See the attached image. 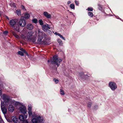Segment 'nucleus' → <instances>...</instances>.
I'll return each instance as SVG.
<instances>
[{"instance_id": "nucleus-1", "label": "nucleus", "mask_w": 123, "mask_h": 123, "mask_svg": "<svg viewBox=\"0 0 123 123\" xmlns=\"http://www.w3.org/2000/svg\"><path fill=\"white\" fill-rule=\"evenodd\" d=\"M32 31H30L27 33L26 36L23 34H21V37L26 41L31 42L34 43H38V40H36V38L34 35Z\"/></svg>"}, {"instance_id": "nucleus-2", "label": "nucleus", "mask_w": 123, "mask_h": 123, "mask_svg": "<svg viewBox=\"0 0 123 123\" xmlns=\"http://www.w3.org/2000/svg\"><path fill=\"white\" fill-rule=\"evenodd\" d=\"M42 43L44 45H48L50 44L49 41L50 39L47 37V35L44 32L39 31V40H41L43 39ZM40 42L39 41V43Z\"/></svg>"}, {"instance_id": "nucleus-3", "label": "nucleus", "mask_w": 123, "mask_h": 123, "mask_svg": "<svg viewBox=\"0 0 123 123\" xmlns=\"http://www.w3.org/2000/svg\"><path fill=\"white\" fill-rule=\"evenodd\" d=\"M62 61V59L60 57H58L56 55H55L51 59V63L54 65H56L57 67L55 66V68H54V70L56 71L57 68L58 67Z\"/></svg>"}, {"instance_id": "nucleus-4", "label": "nucleus", "mask_w": 123, "mask_h": 123, "mask_svg": "<svg viewBox=\"0 0 123 123\" xmlns=\"http://www.w3.org/2000/svg\"><path fill=\"white\" fill-rule=\"evenodd\" d=\"M108 85L109 87L113 91H115L117 88V85L114 82H110Z\"/></svg>"}, {"instance_id": "nucleus-5", "label": "nucleus", "mask_w": 123, "mask_h": 123, "mask_svg": "<svg viewBox=\"0 0 123 123\" xmlns=\"http://www.w3.org/2000/svg\"><path fill=\"white\" fill-rule=\"evenodd\" d=\"M19 25L21 26L24 27L25 26L26 22L23 16H21V18L19 20Z\"/></svg>"}, {"instance_id": "nucleus-6", "label": "nucleus", "mask_w": 123, "mask_h": 123, "mask_svg": "<svg viewBox=\"0 0 123 123\" xmlns=\"http://www.w3.org/2000/svg\"><path fill=\"white\" fill-rule=\"evenodd\" d=\"M1 97L6 102L9 101L10 97L7 95L3 94L1 95Z\"/></svg>"}, {"instance_id": "nucleus-7", "label": "nucleus", "mask_w": 123, "mask_h": 123, "mask_svg": "<svg viewBox=\"0 0 123 123\" xmlns=\"http://www.w3.org/2000/svg\"><path fill=\"white\" fill-rule=\"evenodd\" d=\"M42 30L45 32L48 29H50V27L48 24L46 23L42 26Z\"/></svg>"}, {"instance_id": "nucleus-8", "label": "nucleus", "mask_w": 123, "mask_h": 123, "mask_svg": "<svg viewBox=\"0 0 123 123\" xmlns=\"http://www.w3.org/2000/svg\"><path fill=\"white\" fill-rule=\"evenodd\" d=\"M9 23L10 25L12 27L17 24V20L16 19H13L10 20Z\"/></svg>"}, {"instance_id": "nucleus-9", "label": "nucleus", "mask_w": 123, "mask_h": 123, "mask_svg": "<svg viewBox=\"0 0 123 123\" xmlns=\"http://www.w3.org/2000/svg\"><path fill=\"white\" fill-rule=\"evenodd\" d=\"M91 75L89 73H88L87 74H85L84 73H82L80 76L82 78L86 79L90 76Z\"/></svg>"}, {"instance_id": "nucleus-10", "label": "nucleus", "mask_w": 123, "mask_h": 123, "mask_svg": "<svg viewBox=\"0 0 123 123\" xmlns=\"http://www.w3.org/2000/svg\"><path fill=\"white\" fill-rule=\"evenodd\" d=\"M19 109L21 112L23 114H25L26 112V108L25 106H21L19 107Z\"/></svg>"}, {"instance_id": "nucleus-11", "label": "nucleus", "mask_w": 123, "mask_h": 123, "mask_svg": "<svg viewBox=\"0 0 123 123\" xmlns=\"http://www.w3.org/2000/svg\"><path fill=\"white\" fill-rule=\"evenodd\" d=\"M32 117H34L32 120V122L33 123H37L38 120V117L35 114L33 115Z\"/></svg>"}, {"instance_id": "nucleus-12", "label": "nucleus", "mask_w": 123, "mask_h": 123, "mask_svg": "<svg viewBox=\"0 0 123 123\" xmlns=\"http://www.w3.org/2000/svg\"><path fill=\"white\" fill-rule=\"evenodd\" d=\"M43 15L47 19H51V15L49 13L46 11L44 12L43 13Z\"/></svg>"}, {"instance_id": "nucleus-13", "label": "nucleus", "mask_w": 123, "mask_h": 123, "mask_svg": "<svg viewBox=\"0 0 123 123\" xmlns=\"http://www.w3.org/2000/svg\"><path fill=\"white\" fill-rule=\"evenodd\" d=\"M12 28L13 30H15L18 32H19L20 31V28L19 26L18 25L16 24L12 27Z\"/></svg>"}, {"instance_id": "nucleus-14", "label": "nucleus", "mask_w": 123, "mask_h": 123, "mask_svg": "<svg viewBox=\"0 0 123 123\" xmlns=\"http://www.w3.org/2000/svg\"><path fill=\"white\" fill-rule=\"evenodd\" d=\"M27 115L25 114L24 115H20L19 117V118L20 120L23 121L25 119H26L27 118Z\"/></svg>"}, {"instance_id": "nucleus-15", "label": "nucleus", "mask_w": 123, "mask_h": 123, "mask_svg": "<svg viewBox=\"0 0 123 123\" xmlns=\"http://www.w3.org/2000/svg\"><path fill=\"white\" fill-rule=\"evenodd\" d=\"M14 108L13 106L12 105H10L8 107V111L11 112H12L14 111Z\"/></svg>"}, {"instance_id": "nucleus-16", "label": "nucleus", "mask_w": 123, "mask_h": 123, "mask_svg": "<svg viewBox=\"0 0 123 123\" xmlns=\"http://www.w3.org/2000/svg\"><path fill=\"white\" fill-rule=\"evenodd\" d=\"M12 120L15 123H17L18 120V119L14 116H13L12 118Z\"/></svg>"}, {"instance_id": "nucleus-17", "label": "nucleus", "mask_w": 123, "mask_h": 123, "mask_svg": "<svg viewBox=\"0 0 123 123\" xmlns=\"http://www.w3.org/2000/svg\"><path fill=\"white\" fill-rule=\"evenodd\" d=\"M34 26L31 24H29L27 25V28L30 30H32L33 29Z\"/></svg>"}, {"instance_id": "nucleus-18", "label": "nucleus", "mask_w": 123, "mask_h": 123, "mask_svg": "<svg viewBox=\"0 0 123 123\" xmlns=\"http://www.w3.org/2000/svg\"><path fill=\"white\" fill-rule=\"evenodd\" d=\"M8 105V104H6L5 105L4 102H1V108L5 107L6 106Z\"/></svg>"}, {"instance_id": "nucleus-19", "label": "nucleus", "mask_w": 123, "mask_h": 123, "mask_svg": "<svg viewBox=\"0 0 123 123\" xmlns=\"http://www.w3.org/2000/svg\"><path fill=\"white\" fill-rule=\"evenodd\" d=\"M1 109L2 111L4 114H5L6 113L7 109L5 107L1 108Z\"/></svg>"}, {"instance_id": "nucleus-20", "label": "nucleus", "mask_w": 123, "mask_h": 123, "mask_svg": "<svg viewBox=\"0 0 123 123\" xmlns=\"http://www.w3.org/2000/svg\"><path fill=\"white\" fill-rule=\"evenodd\" d=\"M44 22V21L42 19H40L39 20V24L40 25L43 26V25H44L43 24Z\"/></svg>"}, {"instance_id": "nucleus-21", "label": "nucleus", "mask_w": 123, "mask_h": 123, "mask_svg": "<svg viewBox=\"0 0 123 123\" xmlns=\"http://www.w3.org/2000/svg\"><path fill=\"white\" fill-rule=\"evenodd\" d=\"M12 34L16 38H19V36L14 31H12Z\"/></svg>"}, {"instance_id": "nucleus-22", "label": "nucleus", "mask_w": 123, "mask_h": 123, "mask_svg": "<svg viewBox=\"0 0 123 123\" xmlns=\"http://www.w3.org/2000/svg\"><path fill=\"white\" fill-rule=\"evenodd\" d=\"M30 15L29 13H26L25 14V18L28 19L30 17Z\"/></svg>"}, {"instance_id": "nucleus-23", "label": "nucleus", "mask_w": 123, "mask_h": 123, "mask_svg": "<svg viewBox=\"0 0 123 123\" xmlns=\"http://www.w3.org/2000/svg\"><path fill=\"white\" fill-rule=\"evenodd\" d=\"M57 41L59 43L60 45L62 46V45L63 43L60 39H57Z\"/></svg>"}, {"instance_id": "nucleus-24", "label": "nucleus", "mask_w": 123, "mask_h": 123, "mask_svg": "<svg viewBox=\"0 0 123 123\" xmlns=\"http://www.w3.org/2000/svg\"><path fill=\"white\" fill-rule=\"evenodd\" d=\"M88 14L89 16L91 17H92L93 16V13L91 12H88Z\"/></svg>"}, {"instance_id": "nucleus-25", "label": "nucleus", "mask_w": 123, "mask_h": 123, "mask_svg": "<svg viewBox=\"0 0 123 123\" xmlns=\"http://www.w3.org/2000/svg\"><path fill=\"white\" fill-rule=\"evenodd\" d=\"M70 8L74 10L75 9V6L74 4H72L70 5Z\"/></svg>"}, {"instance_id": "nucleus-26", "label": "nucleus", "mask_w": 123, "mask_h": 123, "mask_svg": "<svg viewBox=\"0 0 123 123\" xmlns=\"http://www.w3.org/2000/svg\"><path fill=\"white\" fill-rule=\"evenodd\" d=\"M17 15H21V10L20 9H18L16 11Z\"/></svg>"}, {"instance_id": "nucleus-27", "label": "nucleus", "mask_w": 123, "mask_h": 123, "mask_svg": "<svg viewBox=\"0 0 123 123\" xmlns=\"http://www.w3.org/2000/svg\"><path fill=\"white\" fill-rule=\"evenodd\" d=\"M60 93L61 95H64L65 93L63 91L62 89H61L60 91Z\"/></svg>"}, {"instance_id": "nucleus-28", "label": "nucleus", "mask_w": 123, "mask_h": 123, "mask_svg": "<svg viewBox=\"0 0 123 123\" xmlns=\"http://www.w3.org/2000/svg\"><path fill=\"white\" fill-rule=\"evenodd\" d=\"M88 11H92L93 10V8L91 7H88L87 9H86Z\"/></svg>"}, {"instance_id": "nucleus-29", "label": "nucleus", "mask_w": 123, "mask_h": 123, "mask_svg": "<svg viewBox=\"0 0 123 123\" xmlns=\"http://www.w3.org/2000/svg\"><path fill=\"white\" fill-rule=\"evenodd\" d=\"M32 21L33 23H36L37 22V19L34 18L32 20Z\"/></svg>"}, {"instance_id": "nucleus-30", "label": "nucleus", "mask_w": 123, "mask_h": 123, "mask_svg": "<svg viewBox=\"0 0 123 123\" xmlns=\"http://www.w3.org/2000/svg\"><path fill=\"white\" fill-rule=\"evenodd\" d=\"M18 53L19 55H20L21 56H23L24 55L23 53L21 51H18Z\"/></svg>"}, {"instance_id": "nucleus-31", "label": "nucleus", "mask_w": 123, "mask_h": 123, "mask_svg": "<svg viewBox=\"0 0 123 123\" xmlns=\"http://www.w3.org/2000/svg\"><path fill=\"white\" fill-rule=\"evenodd\" d=\"M53 80L56 84L58 82V80L57 79H54Z\"/></svg>"}, {"instance_id": "nucleus-32", "label": "nucleus", "mask_w": 123, "mask_h": 123, "mask_svg": "<svg viewBox=\"0 0 123 123\" xmlns=\"http://www.w3.org/2000/svg\"><path fill=\"white\" fill-rule=\"evenodd\" d=\"M59 36L63 40H65V38L62 36V35L60 34L59 35Z\"/></svg>"}, {"instance_id": "nucleus-33", "label": "nucleus", "mask_w": 123, "mask_h": 123, "mask_svg": "<svg viewBox=\"0 0 123 123\" xmlns=\"http://www.w3.org/2000/svg\"><path fill=\"white\" fill-rule=\"evenodd\" d=\"M92 105V103L91 102H89L87 104V106L89 107H90Z\"/></svg>"}, {"instance_id": "nucleus-34", "label": "nucleus", "mask_w": 123, "mask_h": 123, "mask_svg": "<svg viewBox=\"0 0 123 123\" xmlns=\"http://www.w3.org/2000/svg\"><path fill=\"white\" fill-rule=\"evenodd\" d=\"M32 108V106L31 105H29L28 107V110H31Z\"/></svg>"}, {"instance_id": "nucleus-35", "label": "nucleus", "mask_w": 123, "mask_h": 123, "mask_svg": "<svg viewBox=\"0 0 123 123\" xmlns=\"http://www.w3.org/2000/svg\"><path fill=\"white\" fill-rule=\"evenodd\" d=\"M28 112L29 114V115H32V116L33 115H32V113L31 110H29L28 111Z\"/></svg>"}, {"instance_id": "nucleus-36", "label": "nucleus", "mask_w": 123, "mask_h": 123, "mask_svg": "<svg viewBox=\"0 0 123 123\" xmlns=\"http://www.w3.org/2000/svg\"><path fill=\"white\" fill-rule=\"evenodd\" d=\"M74 2L75 3V4L77 6H78L79 5V3L78 1H77L76 0L74 1Z\"/></svg>"}, {"instance_id": "nucleus-37", "label": "nucleus", "mask_w": 123, "mask_h": 123, "mask_svg": "<svg viewBox=\"0 0 123 123\" xmlns=\"http://www.w3.org/2000/svg\"><path fill=\"white\" fill-rule=\"evenodd\" d=\"M94 109L95 110H97L98 108V105H96L94 106Z\"/></svg>"}, {"instance_id": "nucleus-38", "label": "nucleus", "mask_w": 123, "mask_h": 123, "mask_svg": "<svg viewBox=\"0 0 123 123\" xmlns=\"http://www.w3.org/2000/svg\"><path fill=\"white\" fill-rule=\"evenodd\" d=\"M20 50L22 51L23 52H25L26 50L25 49H24L22 48H20Z\"/></svg>"}, {"instance_id": "nucleus-39", "label": "nucleus", "mask_w": 123, "mask_h": 123, "mask_svg": "<svg viewBox=\"0 0 123 123\" xmlns=\"http://www.w3.org/2000/svg\"><path fill=\"white\" fill-rule=\"evenodd\" d=\"M98 8L99 10H102V8L101 6V5L100 4H98Z\"/></svg>"}, {"instance_id": "nucleus-40", "label": "nucleus", "mask_w": 123, "mask_h": 123, "mask_svg": "<svg viewBox=\"0 0 123 123\" xmlns=\"http://www.w3.org/2000/svg\"><path fill=\"white\" fill-rule=\"evenodd\" d=\"M23 121V123H28V122L27 120H24Z\"/></svg>"}, {"instance_id": "nucleus-41", "label": "nucleus", "mask_w": 123, "mask_h": 123, "mask_svg": "<svg viewBox=\"0 0 123 123\" xmlns=\"http://www.w3.org/2000/svg\"><path fill=\"white\" fill-rule=\"evenodd\" d=\"M3 123V120L1 117L0 116V123Z\"/></svg>"}, {"instance_id": "nucleus-42", "label": "nucleus", "mask_w": 123, "mask_h": 123, "mask_svg": "<svg viewBox=\"0 0 123 123\" xmlns=\"http://www.w3.org/2000/svg\"><path fill=\"white\" fill-rule=\"evenodd\" d=\"M8 32L7 31H6L3 32V33L4 34L6 35L7 34Z\"/></svg>"}, {"instance_id": "nucleus-43", "label": "nucleus", "mask_w": 123, "mask_h": 123, "mask_svg": "<svg viewBox=\"0 0 123 123\" xmlns=\"http://www.w3.org/2000/svg\"><path fill=\"white\" fill-rule=\"evenodd\" d=\"M21 8H22V9H23V10H26V9H25V6H23L22 5L21 6Z\"/></svg>"}, {"instance_id": "nucleus-44", "label": "nucleus", "mask_w": 123, "mask_h": 123, "mask_svg": "<svg viewBox=\"0 0 123 123\" xmlns=\"http://www.w3.org/2000/svg\"><path fill=\"white\" fill-rule=\"evenodd\" d=\"M45 32H47L49 33H50L51 32V31L49 30V29H48V30H47V31Z\"/></svg>"}, {"instance_id": "nucleus-45", "label": "nucleus", "mask_w": 123, "mask_h": 123, "mask_svg": "<svg viewBox=\"0 0 123 123\" xmlns=\"http://www.w3.org/2000/svg\"><path fill=\"white\" fill-rule=\"evenodd\" d=\"M72 96L74 97L75 98H77V97L75 96L74 94H72Z\"/></svg>"}, {"instance_id": "nucleus-46", "label": "nucleus", "mask_w": 123, "mask_h": 123, "mask_svg": "<svg viewBox=\"0 0 123 123\" xmlns=\"http://www.w3.org/2000/svg\"><path fill=\"white\" fill-rule=\"evenodd\" d=\"M2 89L0 88V95H1L2 94Z\"/></svg>"}, {"instance_id": "nucleus-47", "label": "nucleus", "mask_w": 123, "mask_h": 123, "mask_svg": "<svg viewBox=\"0 0 123 123\" xmlns=\"http://www.w3.org/2000/svg\"><path fill=\"white\" fill-rule=\"evenodd\" d=\"M71 3V2L70 1H68L67 3L68 4H69Z\"/></svg>"}, {"instance_id": "nucleus-48", "label": "nucleus", "mask_w": 123, "mask_h": 123, "mask_svg": "<svg viewBox=\"0 0 123 123\" xmlns=\"http://www.w3.org/2000/svg\"><path fill=\"white\" fill-rule=\"evenodd\" d=\"M24 53H25L28 56H29V55L26 51H25V52Z\"/></svg>"}, {"instance_id": "nucleus-49", "label": "nucleus", "mask_w": 123, "mask_h": 123, "mask_svg": "<svg viewBox=\"0 0 123 123\" xmlns=\"http://www.w3.org/2000/svg\"><path fill=\"white\" fill-rule=\"evenodd\" d=\"M20 104V103H19V102H16L15 103V105H19Z\"/></svg>"}, {"instance_id": "nucleus-50", "label": "nucleus", "mask_w": 123, "mask_h": 123, "mask_svg": "<svg viewBox=\"0 0 123 123\" xmlns=\"http://www.w3.org/2000/svg\"><path fill=\"white\" fill-rule=\"evenodd\" d=\"M7 121L8 122H11L10 121V120L9 119H7Z\"/></svg>"}, {"instance_id": "nucleus-51", "label": "nucleus", "mask_w": 123, "mask_h": 123, "mask_svg": "<svg viewBox=\"0 0 123 123\" xmlns=\"http://www.w3.org/2000/svg\"><path fill=\"white\" fill-rule=\"evenodd\" d=\"M6 17L7 19L8 20H9V18L7 16H6Z\"/></svg>"}, {"instance_id": "nucleus-52", "label": "nucleus", "mask_w": 123, "mask_h": 123, "mask_svg": "<svg viewBox=\"0 0 123 123\" xmlns=\"http://www.w3.org/2000/svg\"><path fill=\"white\" fill-rule=\"evenodd\" d=\"M57 33H58V32H56L55 33V34L56 35L57 34Z\"/></svg>"}, {"instance_id": "nucleus-53", "label": "nucleus", "mask_w": 123, "mask_h": 123, "mask_svg": "<svg viewBox=\"0 0 123 123\" xmlns=\"http://www.w3.org/2000/svg\"><path fill=\"white\" fill-rule=\"evenodd\" d=\"M60 34H59V33H57V34L56 35H58L59 36V35Z\"/></svg>"}, {"instance_id": "nucleus-54", "label": "nucleus", "mask_w": 123, "mask_h": 123, "mask_svg": "<svg viewBox=\"0 0 123 123\" xmlns=\"http://www.w3.org/2000/svg\"><path fill=\"white\" fill-rule=\"evenodd\" d=\"M14 4H14V3H13V6H14L15 7V5H14Z\"/></svg>"}, {"instance_id": "nucleus-55", "label": "nucleus", "mask_w": 123, "mask_h": 123, "mask_svg": "<svg viewBox=\"0 0 123 123\" xmlns=\"http://www.w3.org/2000/svg\"><path fill=\"white\" fill-rule=\"evenodd\" d=\"M50 62V60H48V62Z\"/></svg>"}, {"instance_id": "nucleus-56", "label": "nucleus", "mask_w": 123, "mask_h": 123, "mask_svg": "<svg viewBox=\"0 0 123 123\" xmlns=\"http://www.w3.org/2000/svg\"><path fill=\"white\" fill-rule=\"evenodd\" d=\"M117 18V19H119V17H118V18Z\"/></svg>"}, {"instance_id": "nucleus-57", "label": "nucleus", "mask_w": 123, "mask_h": 123, "mask_svg": "<svg viewBox=\"0 0 123 123\" xmlns=\"http://www.w3.org/2000/svg\"><path fill=\"white\" fill-rule=\"evenodd\" d=\"M18 123H19V122H18Z\"/></svg>"}]
</instances>
